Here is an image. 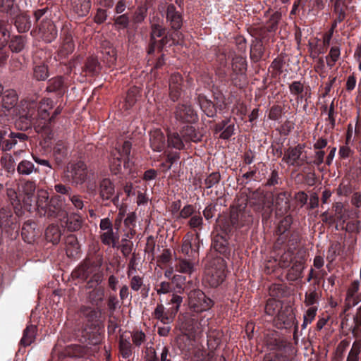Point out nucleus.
Returning a JSON list of instances; mask_svg holds the SVG:
<instances>
[{"label":"nucleus","instance_id":"obj_42","mask_svg":"<svg viewBox=\"0 0 361 361\" xmlns=\"http://www.w3.org/2000/svg\"><path fill=\"white\" fill-rule=\"evenodd\" d=\"M318 296V293L314 290L306 293L305 299V305L307 306H314V305L317 303Z\"/></svg>","mask_w":361,"mask_h":361},{"label":"nucleus","instance_id":"obj_37","mask_svg":"<svg viewBox=\"0 0 361 361\" xmlns=\"http://www.w3.org/2000/svg\"><path fill=\"white\" fill-rule=\"evenodd\" d=\"M120 352L123 358H128L132 354L131 344L127 339L121 338L120 341Z\"/></svg>","mask_w":361,"mask_h":361},{"label":"nucleus","instance_id":"obj_50","mask_svg":"<svg viewBox=\"0 0 361 361\" xmlns=\"http://www.w3.org/2000/svg\"><path fill=\"white\" fill-rule=\"evenodd\" d=\"M74 50V44L71 39H67L66 42L63 44L61 53L63 56L68 55L70 53H72Z\"/></svg>","mask_w":361,"mask_h":361},{"label":"nucleus","instance_id":"obj_24","mask_svg":"<svg viewBox=\"0 0 361 361\" xmlns=\"http://www.w3.org/2000/svg\"><path fill=\"white\" fill-rule=\"evenodd\" d=\"M304 263L305 262L302 258H294V259H291L290 262H284L282 266L284 267L291 266V269L294 272L293 274L295 277H298L304 269Z\"/></svg>","mask_w":361,"mask_h":361},{"label":"nucleus","instance_id":"obj_38","mask_svg":"<svg viewBox=\"0 0 361 361\" xmlns=\"http://www.w3.org/2000/svg\"><path fill=\"white\" fill-rule=\"evenodd\" d=\"M340 56V49L338 47H331L329 55L326 57L328 66L332 67Z\"/></svg>","mask_w":361,"mask_h":361},{"label":"nucleus","instance_id":"obj_40","mask_svg":"<svg viewBox=\"0 0 361 361\" xmlns=\"http://www.w3.org/2000/svg\"><path fill=\"white\" fill-rule=\"evenodd\" d=\"M34 76L39 80H44L48 77V71L47 66L40 65L36 66L34 69Z\"/></svg>","mask_w":361,"mask_h":361},{"label":"nucleus","instance_id":"obj_64","mask_svg":"<svg viewBox=\"0 0 361 361\" xmlns=\"http://www.w3.org/2000/svg\"><path fill=\"white\" fill-rule=\"evenodd\" d=\"M359 353L360 350L358 349H355L353 346L348 353L346 361H359Z\"/></svg>","mask_w":361,"mask_h":361},{"label":"nucleus","instance_id":"obj_45","mask_svg":"<svg viewBox=\"0 0 361 361\" xmlns=\"http://www.w3.org/2000/svg\"><path fill=\"white\" fill-rule=\"evenodd\" d=\"M81 312L88 321L94 322L98 317L97 312L91 307H84L81 309Z\"/></svg>","mask_w":361,"mask_h":361},{"label":"nucleus","instance_id":"obj_35","mask_svg":"<svg viewBox=\"0 0 361 361\" xmlns=\"http://www.w3.org/2000/svg\"><path fill=\"white\" fill-rule=\"evenodd\" d=\"M49 194L46 190H39L37 192V199L36 205L38 208L45 209L48 204Z\"/></svg>","mask_w":361,"mask_h":361},{"label":"nucleus","instance_id":"obj_63","mask_svg":"<svg viewBox=\"0 0 361 361\" xmlns=\"http://www.w3.org/2000/svg\"><path fill=\"white\" fill-rule=\"evenodd\" d=\"M193 214V208L191 205L185 206L180 212V216L182 218L186 219Z\"/></svg>","mask_w":361,"mask_h":361},{"label":"nucleus","instance_id":"obj_41","mask_svg":"<svg viewBox=\"0 0 361 361\" xmlns=\"http://www.w3.org/2000/svg\"><path fill=\"white\" fill-rule=\"evenodd\" d=\"M343 2H340L338 0L335 1L334 4V11L338 15L337 20H335L334 24V27L336 26L338 22H341L345 18V13L343 11L342 8Z\"/></svg>","mask_w":361,"mask_h":361},{"label":"nucleus","instance_id":"obj_31","mask_svg":"<svg viewBox=\"0 0 361 361\" xmlns=\"http://www.w3.org/2000/svg\"><path fill=\"white\" fill-rule=\"evenodd\" d=\"M184 140L177 133H172L168 135V145L173 148L180 149L184 147Z\"/></svg>","mask_w":361,"mask_h":361},{"label":"nucleus","instance_id":"obj_30","mask_svg":"<svg viewBox=\"0 0 361 361\" xmlns=\"http://www.w3.org/2000/svg\"><path fill=\"white\" fill-rule=\"evenodd\" d=\"M82 224V217L79 215L74 214L70 216L66 221V227L70 231H75L79 230Z\"/></svg>","mask_w":361,"mask_h":361},{"label":"nucleus","instance_id":"obj_25","mask_svg":"<svg viewBox=\"0 0 361 361\" xmlns=\"http://www.w3.org/2000/svg\"><path fill=\"white\" fill-rule=\"evenodd\" d=\"M130 149L131 143L129 141H125L123 143L122 147H116V152L114 153L123 159L124 167H126L127 164H128L129 159L128 156L130 154Z\"/></svg>","mask_w":361,"mask_h":361},{"label":"nucleus","instance_id":"obj_36","mask_svg":"<svg viewBox=\"0 0 361 361\" xmlns=\"http://www.w3.org/2000/svg\"><path fill=\"white\" fill-rule=\"evenodd\" d=\"M9 47L12 51L19 52L25 47V40L22 36H16L11 39Z\"/></svg>","mask_w":361,"mask_h":361},{"label":"nucleus","instance_id":"obj_5","mask_svg":"<svg viewBox=\"0 0 361 361\" xmlns=\"http://www.w3.org/2000/svg\"><path fill=\"white\" fill-rule=\"evenodd\" d=\"M165 32V29L163 26L159 23L153 22L152 23V32H151V47L149 49V54L152 53L154 51L155 47L162 49L165 45L169 43L168 37L162 38L159 41L157 39L161 37Z\"/></svg>","mask_w":361,"mask_h":361},{"label":"nucleus","instance_id":"obj_12","mask_svg":"<svg viewBox=\"0 0 361 361\" xmlns=\"http://www.w3.org/2000/svg\"><path fill=\"white\" fill-rule=\"evenodd\" d=\"M302 156V147L298 145L293 148H289L285 153L283 159L289 165L302 164L305 161Z\"/></svg>","mask_w":361,"mask_h":361},{"label":"nucleus","instance_id":"obj_59","mask_svg":"<svg viewBox=\"0 0 361 361\" xmlns=\"http://www.w3.org/2000/svg\"><path fill=\"white\" fill-rule=\"evenodd\" d=\"M345 229L347 232L349 233H356L359 231V222L350 221L346 224Z\"/></svg>","mask_w":361,"mask_h":361},{"label":"nucleus","instance_id":"obj_19","mask_svg":"<svg viewBox=\"0 0 361 361\" xmlns=\"http://www.w3.org/2000/svg\"><path fill=\"white\" fill-rule=\"evenodd\" d=\"M114 194V186L112 182L104 178L100 184V195L104 200H109Z\"/></svg>","mask_w":361,"mask_h":361},{"label":"nucleus","instance_id":"obj_18","mask_svg":"<svg viewBox=\"0 0 361 361\" xmlns=\"http://www.w3.org/2000/svg\"><path fill=\"white\" fill-rule=\"evenodd\" d=\"M37 327L35 325H28L23 331V337L20 340V345L23 346H28L31 345L36 336Z\"/></svg>","mask_w":361,"mask_h":361},{"label":"nucleus","instance_id":"obj_43","mask_svg":"<svg viewBox=\"0 0 361 361\" xmlns=\"http://www.w3.org/2000/svg\"><path fill=\"white\" fill-rule=\"evenodd\" d=\"M146 340V336L142 331H136L132 334V341L134 345L140 346Z\"/></svg>","mask_w":361,"mask_h":361},{"label":"nucleus","instance_id":"obj_28","mask_svg":"<svg viewBox=\"0 0 361 361\" xmlns=\"http://www.w3.org/2000/svg\"><path fill=\"white\" fill-rule=\"evenodd\" d=\"M45 235L47 240L56 244L60 240L61 231L58 226L51 225L47 228Z\"/></svg>","mask_w":361,"mask_h":361},{"label":"nucleus","instance_id":"obj_2","mask_svg":"<svg viewBox=\"0 0 361 361\" xmlns=\"http://www.w3.org/2000/svg\"><path fill=\"white\" fill-rule=\"evenodd\" d=\"M225 265L223 259H219L216 262L208 267L205 271L204 280L212 287L220 285L224 280Z\"/></svg>","mask_w":361,"mask_h":361},{"label":"nucleus","instance_id":"obj_56","mask_svg":"<svg viewBox=\"0 0 361 361\" xmlns=\"http://www.w3.org/2000/svg\"><path fill=\"white\" fill-rule=\"evenodd\" d=\"M317 312V307L316 306L310 307L305 312L303 318L306 319L312 322L315 318Z\"/></svg>","mask_w":361,"mask_h":361},{"label":"nucleus","instance_id":"obj_8","mask_svg":"<svg viewBox=\"0 0 361 361\" xmlns=\"http://www.w3.org/2000/svg\"><path fill=\"white\" fill-rule=\"evenodd\" d=\"M199 249V240L197 236L194 237L188 234L183 238L182 252L188 257H194L197 255Z\"/></svg>","mask_w":361,"mask_h":361},{"label":"nucleus","instance_id":"obj_26","mask_svg":"<svg viewBox=\"0 0 361 361\" xmlns=\"http://www.w3.org/2000/svg\"><path fill=\"white\" fill-rule=\"evenodd\" d=\"M15 23L20 32H26L31 27V23L29 17L24 13L16 16Z\"/></svg>","mask_w":361,"mask_h":361},{"label":"nucleus","instance_id":"obj_16","mask_svg":"<svg viewBox=\"0 0 361 361\" xmlns=\"http://www.w3.org/2000/svg\"><path fill=\"white\" fill-rule=\"evenodd\" d=\"M358 290L359 282L357 281H355L352 283L347 292L345 300L348 306H355L361 300V298L357 295Z\"/></svg>","mask_w":361,"mask_h":361},{"label":"nucleus","instance_id":"obj_49","mask_svg":"<svg viewBox=\"0 0 361 361\" xmlns=\"http://www.w3.org/2000/svg\"><path fill=\"white\" fill-rule=\"evenodd\" d=\"M128 23L129 18L126 14L119 16L115 18V24L119 29L126 27Z\"/></svg>","mask_w":361,"mask_h":361},{"label":"nucleus","instance_id":"obj_23","mask_svg":"<svg viewBox=\"0 0 361 361\" xmlns=\"http://www.w3.org/2000/svg\"><path fill=\"white\" fill-rule=\"evenodd\" d=\"M177 271L190 275L195 271V263L190 259H180L176 266Z\"/></svg>","mask_w":361,"mask_h":361},{"label":"nucleus","instance_id":"obj_46","mask_svg":"<svg viewBox=\"0 0 361 361\" xmlns=\"http://www.w3.org/2000/svg\"><path fill=\"white\" fill-rule=\"evenodd\" d=\"M220 180V175L219 173H212L207 177L204 180L205 185L207 188H210L214 185L217 183Z\"/></svg>","mask_w":361,"mask_h":361},{"label":"nucleus","instance_id":"obj_15","mask_svg":"<svg viewBox=\"0 0 361 361\" xmlns=\"http://www.w3.org/2000/svg\"><path fill=\"white\" fill-rule=\"evenodd\" d=\"M100 239L103 244L116 247L119 239V235L116 232H114L113 228L101 231Z\"/></svg>","mask_w":361,"mask_h":361},{"label":"nucleus","instance_id":"obj_21","mask_svg":"<svg viewBox=\"0 0 361 361\" xmlns=\"http://www.w3.org/2000/svg\"><path fill=\"white\" fill-rule=\"evenodd\" d=\"M199 104L201 109L208 117H213L216 114V106L212 101L207 99L204 96L199 97Z\"/></svg>","mask_w":361,"mask_h":361},{"label":"nucleus","instance_id":"obj_1","mask_svg":"<svg viewBox=\"0 0 361 361\" xmlns=\"http://www.w3.org/2000/svg\"><path fill=\"white\" fill-rule=\"evenodd\" d=\"M18 101V94L13 90H7L1 94V107L5 111H11V115L16 118L15 125L18 128L25 130L34 124L38 133L44 130L49 131L48 125L51 119L48 112L51 106L49 99L42 102L37 115L35 114L37 104L34 99L23 100L20 106L16 107Z\"/></svg>","mask_w":361,"mask_h":361},{"label":"nucleus","instance_id":"obj_10","mask_svg":"<svg viewBox=\"0 0 361 361\" xmlns=\"http://www.w3.org/2000/svg\"><path fill=\"white\" fill-rule=\"evenodd\" d=\"M36 185L32 181H26L22 186V192L24 195L23 202L27 209L30 210L35 202L34 194Z\"/></svg>","mask_w":361,"mask_h":361},{"label":"nucleus","instance_id":"obj_20","mask_svg":"<svg viewBox=\"0 0 361 361\" xmlns=\"http://www.w3.org/2000/svg\"><path fill=\"white\" fill-rule=\"evenodd\" d=\"M6 25L5 22L0 21V63L6 58V55L2 50V47L6 44L9 38Z\"/></svg>","mask_w":361,"mask_h":361},{"label":"nucleus","instance_id":"obj_17","mask_svg":"<svg viewBox=\"0 0 361 361\" xmlns=\"http://www.w3.org/2000/svg\"><path fill=\"white\" fill-rule=\"evenodd\" d=\"M75 12L80 16L87 15L91 8L90 0H71Z\"/></svg>","mask_w":361,"mask_h":361},{"label":"nucleus","instance_id":"obj_53","mask_svg":"<svg viewBox=\"0 0 361 361\" xmlns=\"http://www.w3.org/2000/svg\"><path fill=\"white\" fill-rule=\"evenodd\" d=\"M83 337L88 344H96L99 341V338L96 333H93L92 335L89 334L87 329H85Z\"/></svg>","mask_w":361,"mask_h":361},{"label":"nucleus","instance_id":"obj_29","mask_svg":"<svg viewBox=\"0 0 361 361\" xmlns=\"http://www.w3.org/2000/svg\"><path fill=\"white\" fill-rule=\"evenodd\" d=\"M16 185L17 183L15 181L6 184L7 195L14 207H18L20 205V200L15 188Z\"/></svg>","mask_w":361,"mask_h":361},{"label":"nucleus","instance_id":"obj_54","mask_svg":"<svg viewBox=\"0 0 361 361\" xmlns=\"http://www.w3.org/2000/svg\"><path fill=\"white\" fill-rule=\"evenodd\" d=\"M86 70L92 73H94L98 69V62L95 59H90L85 65Z\"/></svg>","mask_w":361,"mask_h":361},{"label":"nucleus","instance_id":"obj_51","mask_svg":"<svg viewBox=\"0 0 361 361\" xmlns=\"http://www.w3.org/2000/svg\"><path fill=\"white\" fill-rule=\"evenodd\" d=\"M124 224L126 227L129 228L130 231L135 227L136 224V216L134 212H130L128 214L126 218L124 220Z\"/></svg>","mask_w":361,"mask_h":361},{"label":"nucleus","instance_id":"obj_4","mask_svg":"<svg viewBox=\"0 0 361 361\" xmlns=\"http://www.w3.org/2000/svg\"><path fill=\"white\" fill-rule=\"evenodd\" d=\"M188 299L190 308L196 312L207 311L213 305L212 300L199 289L191 290Z\"/></svg>","mask_w":361,"mask_h":361},{"label":"nucleus","instance_id":"obj_62","mask_svg":"<svg viewBox=\"0 0 361 361\" xmlns=\"http://www.w3.org/2000/svg\"><path fill=\"white\" fill-rule=\"evenodd\" d=\"M99 228L102 231L109 230L113 228L111 221L109 218H104L101 219L99 224Z\"/></svg>","mask_w":361,"mask_h":361},{"label":"nucleus","instance_id":"obj_32","mask_svg":"<svg viewBox=\"0 0 361 361\" xmlns=\"http://www.w3.org/2000/svg\"><path fill=\"white\" fill-rule=\"evenodd\" d=\"M17 171L20 174L30 175L37 169L31 161L23 160L18 164Z\"/></svg>","mask_w":361,"mask_h":361},{"label":"nucleus","instance_id":"obj_34","mask_svg":"<svg viewBox=\"0 0 361 361\" xmlns=\"http://www.w3.org/2000/svg\"><path fill=\"white\" fill-rule=\"evenodd\" d=\"M121 157L116 156V154H113L109 160V167L111 171L115 174L119 173L122 170V161Z\"/></svg>","mask_w":361,"mask_h":361},{"label":"nucleus","instance_id":"obj_58","mask_svg":"<svg viewBox=\"0 0 361 361\" xmlns=\"http://www.w3.org/2000/svg\"><path fill=\"white\" fill-rule=\"evenodd\" d=\"M107 18V13L106 10L99 8L94 16V20L97 23H102L106 20Z\"/></svg>","mask_w":361,"mask_h":361},{"label":"nucleus","instance_id":"obj_11","mask_svg":"<svg viewBox=\"0 0 361 361\" xmlns=\"http://www.w3.org/2000/svg\"><path fill=\"white\" fill-rule=\"evenodd\" d=\"M150 146L154 152H162L166 147V140L164 133L159 129L150 132Z\"/></svg>","mask_w":361,"mask_h":361},{"label":"nucleus","instance_id":"obj_9","mask_svg":"<svg viewBox=\"0 0 361 361\" xmlns=\"http://www.w3.org/2000/svg\"><path fill=\"white\" fill-rule=\"evenodd\" d=\"M39 30L42 35V37L47 42H51L57 36V30L56 26L49 19L42 20Z\"/></svg>","mask_w":361,"mask_h":361},{"label":"nucleus","instance_id":"obj_13","mask_svg":"<svg viewBox=\"0 0 361 361\" xmlns=\"http://www.w3.org/2000/svg\"><path fill=\"white\" fill-rule=\"evenodd\" d=\"M182 77L179 73L171 75L169 80L170 97L172 100H176L180 95Z\"/></svg>","mask_w":361,"mask_h":361},{"label":"nucleus","instance_id":"obj_44","mask_svg":"<svg viewBox=\"0 0 361 361\" xmlns=\"http://www.w3.org/2000/svg\"><path fill=\"white\" fill-rule=\"evenodd\" d=\"M289 89L292 94L299 97L304 90V86L300 81H294L290 85Z\"/></svg>","mask_w":361,"mask_h":361},{"label":"nucleus","instance_id":"obj_39","mask_svg":"<svg viewBox=\"0 0 361 361\" xmlns=\"http://www.w3.org/2000/svg\"><path fill=\"white\" fill-rule=\"evenodd\" d=\"M63 80L61 77L52 78L49 80L47 89L49 91H61L63 87Z\"/></svg>","mask_w":361,"mask_h":361},{"label":"nucleus","instance_id":"obj_6","mask_svg":"<svg viewBox=\"0 0 361 361\" xmlns=\"http://www.w3.org/2000/svg\"><path fill=\"white\" fill-rule=\"evenodd\" d=\"M175 117L180 122L193 123L196 121L197 116L192 106L185 103L177 106Z\"/></svg>","mask_w":361,"mask_h":361},{"label":"nucleus","instance_id":"obj_47","mask_svg":"<svg viewBox=\"0 0 361 361\" xmlns=\"http://www.w3.org/2000/svg\"><path fill=\"white\" fill-rule=\"evenodd\" d=\"M130 288L134 291H138L143 285L142 278L139 276H133L130 280Z\"/></svg>","mask_w":361,"mask_h":361},{"label":"nucleus","instance_id":"obj_61","mask_svg":"<svg viewBox=\"0 0 361 361\" xmlns=\"http://www.w3.org/2000/svg\"><path fill=\"white\" fill-rule=\"evenodd\" d=\"M202 224V218L200 215H193L190 221L189 225L191 228H197Z\"/></svg>","mask_w":361,"mask_h":361},{"label":"nucleus","instance_id":"obj_57","mask_svg":"<svg viewBox=\"0 0 361 361\" xmlns=\"http://www.w3.org/2000/svg\"><path fill=\"white\" fill-rule=\"evenodd\" d=\"M182 302H183V298L181 296L178 295L176 294H173L172 298L171 299V303L175 304L176 306L173 307H171V308L173 311H175L176 313H177Z\"/></svg>","mask_w":361,"mask_h":361},{"label":"nucleus","instance_id":"obj_52","mask_svg":"<svg viewBox=\"0 0 361 361\" xmlns=\"http://www.w3.org/2000/svg\"><path fill=\"white\" fill-rule=\"evenodd\" d=\"M104 297V290L102 288L94 289L90 294V298L97 303L103 300Z\"/></svg>","mask_w":361,"mask_h":361},{"label":"nucleus","instance_id":"obj_3","mask_svg":"<svg viewBox=\"0 0 361 361\" xmlns=\"http://www.w3.org/2000/svg\"><path fill=\"white\" fill-rule=\"evenodd\" d=\"M87 176V171L86 165L79 161L76 164H72L67 166V169L64 173V180L72 184L83 183Z\"/></svg>","mask_w":361,"mask_h":361},{"label":"nucleus","instance_id":"obj_14","mask_svg":"<svg viewBox=\"0 0 361 361\" xmlns=\"http://www.w3.org/2000/svg\"><path fill=\"white\" fill-rule=\"evenodd\" d=\"M166 19L173 29L178 30L180 28L182 25L181 16L176 11L175 6L172 4L167 7Z\"/></svg>","mask_w":361,"mask_h":361},{"label":"nucleus","instance_id":"obj_27","mask_svg":"<svg viewBox=\"0 0 361 361\" xmlns=\"http://www.w3.org/2000/svg\"><path fill=\"white\" fill-rule=\"evenodd\" d=\"M1 11L15 16L18 11L17 5L14 4V0H1L0 4Z\"/></svg>","mask_w":361,"mask_h":361},{"label":"nucleus","instance_id":"obj_60","mask_svg":"<svg viewBox=\"0 0 361 361\" xmlns=\"http://www.w3.org/2000/svg\"><path fill=\"white\" fill-rule=\"evenodd\" d=\"M235 127L233 124L227 126L221 133V137L223 139H228L234 133Z\"/></svg>","mask_w":361,"mask_h":361},{"label":"nucleus","instance_id":"obj_48","mask_svg":"<svg viewBox=\"0 0 361 361\" xmlns=\"http://www.w3.org/2000/svg\"><path fill=\"white\" fill-rule=\"evenodd\" d=\"M66 244H67L66 252H67V253L68 255H73V253L70 251V247H68L69 245H73V249H74V252L75 253L78 252V250L79 249V246H78V244L77 243V240L75 238V236H73V235L68 236L67 240H66Z\"/></svg>","mask_w":361,"mask_h":361},{"label":"nucleus","instance_id":"obj_33","mask_svg":"<svg viewBox=\"0 0 361 361\" xmlns=\"http://www.w3.org/2000/svg\"><path fill=\"white\" fill-rule=\"evenodd\" d=\"M53 153L56 161L60 163L67 155V149L62 142H58L54 147Z\"/></svg>","mask_w":361,"mask_h":361},{"label":"nucleus","instance_id":"obj_55","mask_svg":"<svg viewBox=\"0 0 361 361\" xmlns=\"http://www.w3.org/2000/svg\"><path fill=\"white\" fill-rule=\"evenodd\" d=\"M159 295L166 294L171 290V284L169 282H161L156 288Z\"/></svg>","mask_w":361,"mask_h":361},{"label":"nucleus","instance_id":"obj_22","mask_svg":"<svg viewBox=\"0 0 361 361\" xmlns=\"http://www.w3.org/2000/svg\"><path fill=\"white\" fill-rule=\"evenodd\" d=\"M181 136L185 142H197L201 138V135L196 132L195 128L192 126L183 127L181 131Z\"/></svg>","mask_w":361,"mask_h":361},{"label":"nucleus","instance_id":"obj_7","mask_svg":"<svg viewBox=\"0 0 361 361\" xmlns=\"http://www.w3.org/2000/svg\"><path fill=\"white\" fill-rule=\"evenodd\" d=\"M154 317L164 324L173 322L176 313L171 308H166L163 304H158L154 311Z\"/></svg>","mask_w":361,"mask_h":361}]
</instances>
